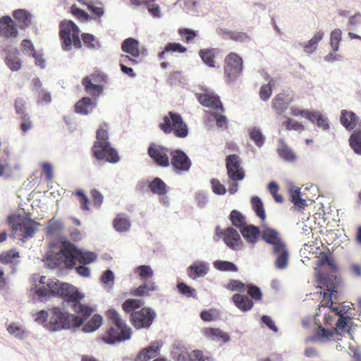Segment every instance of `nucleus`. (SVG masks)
Instances as JSON below:
<instances>
[{
    "label": "nucleus",
    "mask_w": 361,
    "mask_h": 361,
    "mask_svg": "<svg viewBox=\"0 0 361 361\" xmlns=\"http://www.w3.org/2000/svg\"><path fill=\"white\" fill-rule=\"evenodd\" d=\"M60 36L63 40L62 49L70 51L73 46L76 49L81 47L82 44L79 37V29L72 21H63L60 26Z\"/></svg>",
    "instance_id": "obj_8"
},
{
    "label": "nucleus",
    "mask_w": 361,
    "mask_h": 361,
    "mask_svg": "<svg viewBox=\"0 0 361 361\" xmlns=\"http://www.w3.org/2000/svg\"><path fill=\"white\" fill-rule=\"evenodd\" d=\"M20 120V128L24 133L32 128V123L28 114H23V116H21Z\"/></svg>",
    "instance_id": "obj_60"
},
{
    "label": "nucleus",
    "mask_w": 361,
    "mask_h": 361,
    "mask_svg": "<svg viewBox=\"0 0 361 361\" xmlns=\"http://www.w3.org/2000/svg\"><path fill=\"white\" fill-rule=\"evenodd\" d=\"M324 35L322 31L317 32L312 38L305 44L304 51L308 54L313 53L317 49L318 43L322 39Z\"/></svg>",
    "instance_id": "obj_37"
},
{
    "label": "nucleus",
    "mask_w": 361,
    "mask_h": 361,
    "mask_svg": "<svg viewBox=\"0 0 361 361\" xmlns=\"http://www.w3.org/2000/svg\"><path fill=\"white\" fill-rule=\"evenodd\" d=\"M348 25L352 29L361 25V13L360 12H357L354 16H350L349 18Z\"/></svg>",
    "instance_id": "obj_62"
},
{
    "label": "nucleus",
    "mask_w": 361,
    "mask_h": 361,
    "mask_svg": "<svg viewBox=\"0 0 361 361\" xmlns=\"http://www.w3.org/2000/svg\"><path fill=\"white\" fill-rule=\"evenodd\" d=\"M251 203L257 216L264 221L266 215L261 199L257 196L252 197L251 199Z\"/></svg>",
    "instance_id": "obj_45"
},
{
    "label": "nucleus",
    "mask_w": 361,
    "mask_h": 361,
    "mask_svg": "<svg viewBox=\"0 0 361 361\" xmlns=\"http://www.w3.org/2000/svg\"><path fill=\"white\" fill-rule=\"evenodd\" d=\"M34 90L37 92V101L39 103L45 104H49L51 101V97L49 92L42 88V84L39 78L32 80Z\"/></svg>",
    "instance_id": "obj_24"
},
{
    "label": "nucleus",
    "mask_w": 361,
    "mask_h": 361,
    "mask_svg": "<svg viewBox=\"0 0 361 361\" xmlns=\"http://www.w3.org/2000/svg\"><path fill=\"white\" fill-rule=\"evenodd\" d=\"M168 149L160 145L152 144L148 149V154L154 162L164 167L169 166V159L167 156Z\"/></svg>",
    "instance_id": "obj_14"
},
{
    "label": "nucleus",
    "mask_w": 361,
    "mask_h": 361,
    "mask_svg": "<svg viewBox=\"0 0 361 361\" xmlns=\"http://www.w3.org/2000/svg\"><path fill=\"white\" fill-rule=\"evenodd\" d=\"M317 280H318V283L319 284L325 286L326 287L327 290L330 292V293L329 294V298L331 300L333 293L336 292V287L334 285V283L333 282H331L330 281V279L326 277L323 278L322 276H317Z\"/></svg>",
    "instance_id": "obj_53"
},
{
    "label": "nucleus",
    "mask_w": 361,
    "mask_h": 361,
    "mask_svg": "<svg viewBox=\"0 0 361 361\" xmlns=\"http://www.w3.org/2000/svg\"><path fill=\"white\" fill-rule=\"evenodd\" d=\"M32 279L35 283L32 290L41 300L47 296L55 295L63 296L67 299L72 310L79 315L70 314L60 307H53L50 309L49 319L46 325L47 330L57 332L78 328L94 312L92 307L80 302L84 298V294L74 286L60 281L57 279H48L45 276L35 275Z\"/></svg>",
    "instance_id": "obj_1"
},
{
    "label": "nucleus",
    "mask_w": 361,
    "mask_h": 361,
    "mask_svg": "<svg viewBox=\"0 0 361 361\" xmlns=\"http://www.w3.org/2000/svg\"><path fill=\"white\" fill-rule=\"evenodd\" d=\"M50 311L42 310L37 312L35 315V321L39 325H42L47 329V324L49 319Z\"/></svg>",
    "instance_id": "obj_51"
},
{
    "label": "nucleus",
    "mask_w": 361,
    "mask_h": 361,
    "mask_svg": "<svg viewBox=\"0 0 361 361\" xmlns=\"http://www.w3.org/2000/svg\"><path fill=\"white\" fill-rule=\"evenodd\" d=\"M216 234L222 235L224 243L232 250H237L241 244V238L238 232L233 228L228 227L224 231L219 226L216 228Z\"/></svg>",
    "instance_id": "obj_13"
},
{
    "label": "nucleus",
    "mask_w": 361,
    "mask_h": 361,
    "mask_svg": "<svg viewBox=\"0 0 361 361\" xmlns=\"http://www.w3.org/2000/svg\"><path fill=\"white\" fill-rule=\"evenodd\" d=\"M144 301L140 299H128L123 303V309L130 313L131 320L137 329L148 328L156 317V312L150 307H142Z\"/></svg>",
    "instance_id": "obj_3"
},
{
    "label": "nucleus",
    "mask_w": 361,
    "mask_h": 361,
    "mask_svg": "<svg viewBox=\"0 0 361 361\" xmlns=\"http://www.w3.org/2000/svg\"><path fill=\"white\" fill-rule=\"evenodd\" d=\"M230 219L232 224L240 229L246 226L245 216L237 210H233L231 212Z\"/></svg>",
    "instance_id": "obj_46"
},
{
    "label": "nucleus",
    "mask_w": 361,
    "mask_h": 361,
    "mask_svg": "<svg viewBox=\"0 0 361 361\" xmlns=\"http://www.w3.org/2000/svg\"><path fill=\"white\" fill-rule=\"evenodd\" d=\"M342 32L340 29L334 30L330 35V45L334 51H337L341 40Z\"/></svg>",
    "instance_id": "obj_50"
},
{
    "label": "nucleus",
    "mask_w": 361,
    "mask_h": 361,
    "mask_svg": "<svg viewBox=\"0 0 361 361\" xmlns=\"http://www.w3.org/2000/svg\"><path fill=\"white\" fill-rule=\"evenodd\" d=\"M262 238L266 243L272 245L271 252L275 257L274 262L275 268L279 270L286 269L288 265L289 252L279 232L264 225L262 229Z\"/></svg>",
    "instance_id": "obj_2"
},
{
    "label": "nucleus",
    "mask_w": 361,
    "mask_h": 361,
    "mask_svg": "<svg viewBox=\"0 0 361 361\" xmlns=\"http://www.w3.org/2000/svg\"><path fill=\"white\" fill-rule=\"evenodd\" d=\"M204 335L212 341H221L223 343L230 341V336L227 333L224 332L219 329L208 328L204 330Z\"/></svg>",
    "instance_id": "obj_30"
},
{
    "label": "nucleus",
    "mask_w": 361,
    "mask_h": 361,
    "mask_svg": "<svg viewBox=\"0 0 361 361\" xmlns=\"http://www.w3.org/2000/svg\"><path fill=\"white\" fill-rule=\"evenodd\" d=\"M107 317L111 320L117 329L111 327L106 336H103L102 340L107 344H114L116 342L128 340L131 336V329L128 327L126 322L123 321L120 314L115 310H109L106 312Z\"/></svg>",
    "instance_id": "obj_5"
},
{
    "label": "nucleus",
    "mask_w": 361,
    "mask_h": 361,
    "mask_svg": "<svg viewBox=\"0 0 361 361\" xmlns=\"http://www.w3.org/2000/svg\"><path fill=\"white\" fill-rule=\"evenodd\" d=\"M219 50L218 49H203L200 51V56L209 67H215L214 57L219 54Z\"/></svg>",
    "instance_id": "obj_32"
},
{
    "label": "nucleus",
    "mask_w": 361,
    "mask_h": 361,
    "mask_svg": "<svg viewBox=\"0 0 361 361\" xmlns=\"http://www.w3.org/2000/svg\"><path fill=\"white\" fill-rule=\"evenodd\" d=\"M178 290L187 297H193L195 290L186 285L185 283H179L177 286Z\"/></svg>",
    "instance_id": "obj_56"
},
{
    "label": "nucleus",
    "mask_w": 361,
    "mask_h": 361,
    "mask_svg": "<svg viewBox=\"0 0 361 361\" xmlns=\"http://www.w3.org/2000/svg\"><path fill=\"white\" fill-rule=\"evenodd\" d=\"M284 126L288 130H295L297 131H302L305 130V127L302 124L299 122L293 121L288 118L285 123Z\"/></svg>",
    "instance_id": "obj_58"
},
{
    "label": "nucleus",
    "mask_w": 361,
    "mask_h": 361,
    "mask_svg": "<svg viewBox=\"0 0 361 361\" xmlns=\"http://www.w3.org/2000/svg\"><path fill=\"white\" fill-rule=\"evenodd\" d=\"M214 267L222 271H237L238 267L228 261H215Z\"/></svg>",
    "instance_id": "obj_48"
},
{
    "label": "nucleus",
    "mask_w": 361,
    "mask_h": 361,
    "mask_svg": "<svg viewBox=\"0 0 361 361\" xmlns=\"http://www.w3.org/2000/svg\"><path fill=\"white\" fill-rule=\"evenodd\" d=\"M187 49L179 43H169L166 47V51L178 53L185 52Z\"/></svg>",
    "instance_id": "obj_64"
},
{
    "label": "nucleus",
    "mask_w": 361,
    "mask_h": 361,
    "mask_svg": "<svg viewBox=\"0 0 361 361\" xmlns=\"http://www.w3.org/2000/svg\"><path fill=\"white\" fill-rule=\"evenodd\" d=\"M276 80L270 78L267 84L263 85L259 90V97L263 101H267L272 93V87L275 85Z\"/></svg>",
    "instance_id": "obj_44"
},
{
    "label": "nucleus",
    "mask_w": 361,
    "mask_h": 361,
    "mask_svg": "<svg viewBox=\"0 0 361 361\" xmlns=\"http://www.w3.org/2000/svg\"><path fill=\"white\" fill-rule=\"evenodd\" d=\"M71 250L73 257V265L77 262L88 264L93 262L97 258V255L94 252L77 249L73 244H71Z\"/></svg>",
    "instance_id": "obj_16"
},
{
    "label": "nucleus",
    "mask_w": 361,
    "mask_h": 361,
    "mask_svg": "<svg viewBox=\"0 0 361 361\" xmlns=\"http://www.w3.org/2000/svg\"><path fill=\"white\" fill-rule=\"evenodd\" d=\"M277 152L279 157L284 161L292 162L296 159L295 153L282 139L279 141Z\"/></svg>",
    "instance_id": "obj_29"
},
{
    "label": "nucleus",
    "mask_w": 361,
    "mask_h": 361,
    "mask_svg": "<svg viewBox=\"0 0 361 361\" xmlns=\"http://www.w3.org/2000/svg\"><path fill=\"white\" fill-rule=\"evenodd\" d=\"M162 346L163 342L161 341H154L152 342L148 347L142 349L140 353L144 357L149 360L159 355V350Z\"/></svg>",
    "instance_id": "obj_28"
},
{
    "label": "nucleus",
    "mask_w": 361,
    "mask_h": 361,
    "mask_svg": "<svg viewBox=\"0 0 361 361\" xmlns=\"http://www.w3.org/2000/svg\"><path fill=\"white\" fill-rule=\"evenodd\" d=\"M71 254V243L63 244L58 252H48L45 263L48 267L71 268L73 266V258Z\"/></svg>",
    "instance_id": "obj_7"
},
{
    "label": "nucleus",
    "mask_w": 361,
    "mask_h": 361,
    "mask_svg": "<svg viewBox=\"0 0 361 361\" xmlns=\"http://www.w3.org/2000/svg\"><path fill=\"white\" fill-rule=\"evenodd\" d=\"M135 273L139 276L140 279L147 280L152 277L154 271L149 266L141 265L135 269Z\"/></svg>",
    "instance_id": "obj_47"
},
{
    "label": "nucleus",
    "mask_w": 361,
    "mask_h": 361,
    "mask_svg": "<svg viewBox=\"0 0 361 361\" xmlns=\"http://www.w3.org/2000/svg\"><path fill=\"white\" fill-rule=\"evenodd\" d=\"M349 142L351 148L353 149V151L361 155V131L360 130H355L354 133L351 135Z\"/></svg>",
    "instance_id": "obj_43"
},
{
    "label": "nucleus",
    "mask_w": 361,
    "mask_h": 361,
    "mask_svg": "<svg viewBox=\"0 0 361 361\" xmlns=\"http://www.w3.org/2000/svg\"><path fill=\"white\" fill-rule=\"evenodd\" d=\"M131 294L134 296H146L149 295V293L147 288V286L145 284V283L140 286L137 288H133L131 290Z\"/></svg>",
    "instance_id": "obj_61"
},
{
    "label": "nucleus",
    "mask_w": 361,
    "mask_h": 361,
    "mask_svg": "<svg viewBox=\"0 0 361 361\" xmlns=\"http://www.w3.org/2000/svg\"><path fill=\"white\" fill-rule=\"evenodd\" d=\"M159 127L164 133L169 134L173 131L175 136L180 138L185 137L188 134V126L182 116L173 111H169L168 116H164Z\"/></svg>",
    "instance_id": "obj_6"
},
{
    "label": "nucleus",
    "mask_w": 361,
    "mask_h": 361,
    "mask_svg": "<svg viewBox=\"0 0 361 361\" xmlns=\"http://www.w3.org/2000/svg\"><path fill=\"white\" fill-rule=\"evenodd\" d=\"M20 257L18 252L13 250L3 252L0 255V262L4 264H10L13 270L15 271L16 266L19 264Z\"/></svg>",
    "instance_id": "obj_25"
},
{
    "label": "nucleus",
    "mask_w": 361,
    "mask_h": 361,
    "mask_svg": "<svg viewBox=\"0 0 361 361\" xmlns=\"http://www.w3.org/2000/svg\"><path fill=\"white\" fill-rule=\"evenodd\" d=\"M15 110L16 114L20 115V116H23V114H27L25 112V101L22 98H18L16 99L14 103Z\"/></svg>",
    "instance_id": "obj_57"
},
{
    "label": "nucleus",
    "mask_w": 361,
    "mask_h": 361,
    "mask_svg": "<svg viewBox=\"0 0 361 361\" xmlns=\"http://www.w3.org/2000/svg\"><path fill=\"white\" fill-rule=\"evenodd\" d=\"M209 271V264L204 261H196L188 268V276L192 279L206 276Z\"/></svg>",
    "instance_id": "obj_19"
},
{
    "label": "nucleus",
    "mask_w": 361,
    "mask_h": 361,
    "mask_svg": "<svg viewBox=\"0 0 361 361\" xmlns=\"http://www.w3.org/2000/svg\"><path fill=\"white\" fill-rule=\"evenodd\" d=\"M12 219L11 216L9 217V224L13 231H19L20 232V240L23 243L32 238L41 226L39 223L29 217L21 219L20 216H18L16 221L13 223Z\"/></svg>",
    "instance_id": "obj_10"
},
{
    "label": "nucleus",
    "mask_w": 361,
    "mask_h": 361,
    "mask_svg": "<svg viewBox=\"0 0 361 361\" xmlns=\"http://www.w3.org/2000/svg\"><path fill=\"white\" fill-rule=\"evenodd\" d=\"M171 163L174 171L177 174H182L189 171L191 166V161L187 154L179 149L171 152Z\"/></svg>",
    "instance_id": "obj_12"
},
{
    "label": "nucleus",
    "mask_w": 361,
    "mask_h": 361,
    "mask_svg": "<svg viewBox=\"0 0 361 361\" xmlns=\"http://www.w3.org/2000/svg\"><path fill=\"white\" fill-rule=\"evenodd\" d=\"M336 331V329L333 331H329L322 326H319L313 336H309L305 339V342L324 343L328 341L329 338L334 336Z\"/></svg>",
    "instance_id": "obj_20"
},
{
    "label": "nucleus",
    "mask_w": 361,
    "mask_h": 361,
    "mask_svg": "<svg viewBox=\"0 0 361 361\" xmlns=\"http://www.w3.org/2000/svg\"><path fill=\"white\" fill-rule=\"evenodd\" d=\"M248 295L254 300H259L262 298V293L257 286L250 284L248 286Z\"/></svg>",
    "instance_id": "obj_59"
},
{
    "label": "nucleus",
    "mask_w": 361,
    "mask_h": 361,
    "mask_svg": "<svg viewBox=\"0 0 361 361\" xmlns=\"http://www.w3.org/2000/svg\"><path fill=\"white\" fill-rule=\"evenodd\" d=\"M225 288L231 291H236L243 293L245 290V285L239 280H230L228 283L225 286Z\"/></svg>",
    "instance_id": "obj_52"
},
{
    "label": "nucleus",
    "mask_w": 361,
    "mask_h": 361,
    "mask_svg": "<svg viewBox=\"0 0 361 361\" xmlns=\"http://www.w3.org/2000/svg\"><path fill=\"white\" fill-rule=\"evenodd\" d=\"M82 39L86 46L92 49L101 47L100 42L95 38V37L89 33H84L82 35Z\"/></svg>",
    "instance_id": "obj_49"
},
{
    "label": "nucleus",
    "mask_w": 361,
    "mask_h": 361,
    "mask_svg": "<svg viewBox=\"0 0 361 361\" xmlns=\"http://www.w3.org/2000/svg\"><path fill=\"white\" fill-rule=\"evenodd\" d=\"M243 69V60L236 53H229L224 59V76L228 82H235L241 75Z\"/></svg>",
    "instance_id": "obj_11"
},
{
    "label": "nucleus",
    "mask_w": 361,
    "mask_h": 361,
    "mask_svg": "<svg viewBox=\"0 0 361 361\" xmlns=\"http://www.w3.org/2000/svg\"><path fill=\"white\" fill-rule=\"evenodd\" d=\"M138 46L139 42L137 40L129 37L122 42L121 49L123 51L130 54L133 57L137 58L140 56Z\"/></svg>",
    "instance_id": "obj_26"
},
{
    "label": "nucleus",
    "mask_w": 361,
    "mask_h": 361,
    "mask_svg": "<svg viewBox=\"0 0 361 361\" xmlns=\"http://www.w3.org/2000/svg\"><path fill=\"white\" fill-rule=\"evenodd\" d=\"M0 34L6 37H16L18 31L13 20L9 16L0 19Z\"/></svg>",
    "instance_id": "obj_17"
},
{
    "label": "nucleus",
    "mask_w": 361,
    "mask_h": 361,
    "mask_svg": "<svg viewBox=\"0 0 361 361\" xmlns=\"http://www.w3.org/2000/svg\"><path fill=\"white\" fill-rule=\"evenodd\" d=\"M47 228L45 233L47 236L51 238H58L62 233L64 226L63 222L59 219L52 218L47 223Z\"/></svg>",
    "instance_id": "obj_23"
},
{
    "label": "nucleus",
    "mask_w": 361,
    "mask_h": 361,
    "mask_svg": "<svg viewBox=\"0 0 361 361\" xmlns=\"http://www.w3.org/2000/svg\"><path fill=\"white\" fill-rule=\"evenodd\" d=\"M13 16L20 29H26L32 23V14L25 9H17L13 12Z\"/></svg>",
    "instance_id": "obj_21"
},
{
    "label": "nucleus",
    "mask_w": 361,
    "mask_h": 361,
    "mask_svg": "<svg viewBox=\"0 0 361 361\" xmlns=\"http://www.w3.org/2000/svg\"><path fill=\"white\" fill-rule=\"evenodd\" d=\"M82 85H84L86 92L94 97H98L103 91L102 85L92 83L88 77L83 78Z\"/></svg>",
    "instance_id": "obj_38"
},
{
    "label": "nucleus",
    "mask_w": 361,
    "mask_h": 361,
    "mask_svg": "<svg viewBox=\"0 0 361 361\" xmlns=\"http://www.w3.org/2000/svg\"><path fill=\"white\" fill-rule=\"evenodd\" d=\"M7 331L18 339H23L26 336L25 329L19 323L13 322L7 326Z\"/></svg>",
    "instance_id": "obj_41"
},
{
    "label": "nucleus",
    "mask_w": 361,
    "mask_h": 361,
    "mask_svg": "<svg viewBox=\"0 0 361 361\" xmlns=\"http://www.w3.org/2000/svg\"><path fill=\"white\" fill-rule=\"evenodd\" d=\"M171 355L176 361H186L188 357L186 349L180 344H174L173 345Z\"/></svg>",
    "instance_id": "obj_42"
},
{
    "label": "nucleus",
    "mask_w": 361,
    "mask_h": 361,
    "mask_svg": "<svg viewBox=\"0 0 361 361\" xmlns=\"http://www.w3.org/2000/svg\"><path fill=\"white\" fill-rule=\"evenodd\" d=\"M198 100L204 106H207L223 111V106L219 99V97L214 94V92L209 90H206L204 92L198 95Z\"/></svg>",
    "instance_id": "obj_15"
},
{
    "label": "nucleus",
    "mask_w": 361,
    "mask_h": 361,
    "mask_svg": "<svg viewBox=\"0 0 361 361\" xmlns=\"http://www.w3.org/2000/svg\"><path fill=\"white\" fill-rule=\"evenodd\" d=\"M96 106V104L89 97H83L75 104L77 113L86 115L91 112Z\"/></svg>",
    "instance_id": "obj_31"
},
{
    "label": "nucleus",
    "mask_w": 361,
    "mask_h": 361,
    "mask_svg": "<svg viewBox=\"0 0 361 361\" xmlns=\"http://www.w3.org/2000/svg\"><path fill=\"white\" fill-rule=\"evenodd\" d=\"M114 228L118 232H126L130 229V223L126 215L118 214L113 221Z\"/></svg>",
    "instance_id": "obj_35"
},
{
    "label": "nucleus",
    "mask_w": 361,
    "mask_h": 361,
    "mask_svg": "<svg viewBox=\"0 0 361 361\" xmlns=\"http://www.w3.org/2000/svg\"><path fill=\"white\" fill-rule=\"evenodd\" d=\"M147 10L154 18H159L161 17V8L158 4H149L147 5Z\"/></svg>",
    "instance_id": "obj_63"
},
{
    "label": "nucleus",
    "mask_w": 361,
    "mask_h": 361,
    "mask_svg": "<svg viewBox=\"0 0 361 361\" xmlns=\"http://www.w3.org/2000/svg\"><path fill=\"white\" fill-rule=\"evenodd\" d=\"M212 191L216 195H224L226 192L224 185L219 180L212 178L211 180Z\"/></svg>",
    "instance_id": "obj_55"
},
{
    "label": "nucleus",
    "mask_w": 361,
    "mask_h": 361,
    "mask_svg": "<svg viewBox=\"0 0 361 361\" xmlns=\"http://www.w3.org/2000/svg\"><path fill=\"white\" fill-rule=\"evenodd\" d=\"M189 361H213L210 356H205L200 350H193L188 354Z\"/></svg>",
    "instance_id": "obj_54"
},
{
    "label": "nucleus",
    "mask_w": 361,
    "mask_h": 361,
    "mask_svg": "<svg viewBox=\"0 0 361 361\" xmlns=\"http://www.w3.org/2000/svg\"><path fill=\"white\" fill-rule=\"evenodd\" d=\"M250 138L255 142L256 146L262 147L265 142V136L261 129L258 127L250 128L247 130Z\"/></svg>",
    "instance_id": "obj_39"
},
{
    "label": "nucleus",
    "mask_w": 361,
    "mask_h": 361,
    "mask_svg": "<svg viewBox=\"0 0 361 361\" xmlns=\"http://www.w3.org/2000/svg\"><path fill=\"white\" fill-rule=\"evenodd\" d=\"M292 101L293 98L290 95L284 93L279 94L272 99V108L276 114H283L288 109Z\"/></svg>",
    "instance_id": "obj_18"
},
{
    "label": "nucleus",
    "mask_w": 361,
    "mask_h": 361,
    "mask_svg": "<svg viewBox=\"0 0 361 361\" xmlns=\"http://www.w3.org/2000/svg\"><path fill=\"white\" fill-rule=\"evenodd\" d=\"M104 127H106V124L101 126L97 131V140L92 147L94 155L98 160L117 163L120 160L119 156L116 149L111 147L108 141V133Z\"/></svg>",
    "instance_id": "obj_4"
},
{
    "label": "nucleus",
    "mask_w": 361,
    "mask_h": 361,
    "mask_svg": "<svg viewBox=\"0 0 361 361\" xmlns=\"http://www.w3.org/2000/svg\"><path fill=\"white\" fill-rule=\"evenodd\" d=\"M240 233L246 242L253 247L259 239L260 231L257 226L246 225L240 229Z\"/></svg>",
    "instance_id": "obj_22"
},
{
    "label": "nucleus",
    "mask_w": 361,
    "mask_h": 361,
    "mask_svg": "<svg viewBox=\"0 0 361 361\" xmlns=\"http://www.w3.org/2000/svg\"><path fill=\"white\" fill-rule=\"evenodd\" d=\"M357 116L353 111L342 110L340 121L341 124L347 129L352 130L355 126Z\"/></svg>",
    "instance_id": "obj_33"
},
{
    "label": "nucleus",
    "mask_w": 361,
    "mask_h": 361,
    "mask_svg": "<svg viewBox=\"0 0 361 361\" xmlns=\"http://www.w3.org/2000/svg\"><path fill=\"white\" fill-rule=\"evenodd\" d=\"M103 319L99 314H94L82 329L85 333H92L97 330L102 324Z\"/></svg>",
    "instance_id": "obj_40"
},
{
    "label": "nucleus",
    "mask_w": 361,
    "mask_h": 361,
    "mask_svg": "<svg viewBox=\"0 0 361 361\" xmlns=\"http://www.w3.org/2000/svg\"><path fill=\"white\" fill-rule=\"evenodd\" d=\"M150 191L159 196L165 195L167 192L166 183L159 178H155L149 184Z\"/></svg>",
    "instance_id": "obj_36"
},
{
    "label": "nucleus",
    "mask_w": 361,
    "mask_h": 361,
    "mask_svg": "<svg viewBox=\"0 0 361 361\" xmlns=\"http://www.w3.org/2000/svg\"><path fill=\"white\" fill-rule=\"evenodd\" d=\"M18 54V51L15 49L13 51L8 53L6 57V63L12 71H17L21 68V60Z\"/></svg>",
    "instance_id": "obj_34"
},
{
    "label": "nucleus",
    "mask_w": 361,
    "mask_h": 361,
    "mask_svg": "<svg viewBox=\"0 0 361 361\" xmlns=\"http://www.w3.org/2000/svg\"><path fill=\"white\" fill-rule=\"evenodd\" d=\"M226 169L228 176V191L231 194H235L238 191V183L236 181L244 178V172L240 166L239 157L235 154L227 157Z\"/></svg>",
    "instance_id": "obj_9"
},
{
    "label": "nucleus",
    "mask_w": 361,
    "mask_h": 361,
    "mask_svg": "<svg viewBox=\"0 0 361 361\" xmlns=\"http://www.w3.org/2000/svg\"><path fill=\"white\" fill-rule=\"evenodd\" d=\"M232 301L243 312L250 310L253 306V302L248 297L238 293L233 295Z\"/></svg>",
    "instance_id": "obj_27"
}]
</instances>
